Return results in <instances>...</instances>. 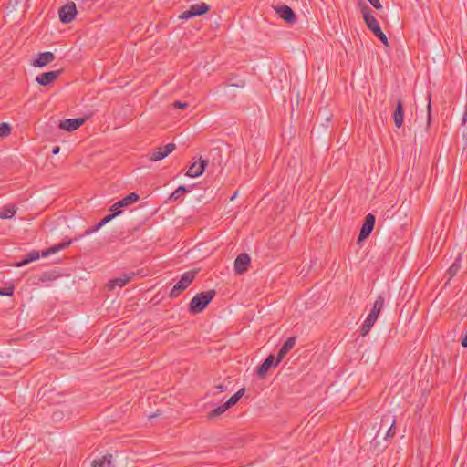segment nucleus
<instances>
[{
    "mask_svg": "<svg viewBox=\"0 0 467 467\" xmlns=\"http://www.w3.org/2000/svg\"><path fill=\"white\" fill-rule=\"evenodd\" d=\"M216 295L215 290L211 289L197 294L189 303V312L199 314L202 312Z\"/></svg>",
    "mask_w": 467,
    "mask_h": 467,
    "instance_id": "nucleus-1",
    "label": "nucleus"
},
{
    "mask_svg": "<svg viewBox=\"0 0 467 467\" xmlns=\"http://www.w3.org/2000/svg\"><path fill=\"white\" fill-rule=\"evenodd\" d=\"M196 275V271H188L185 272L181 279L174 285L172 289L171 290L169 296L171 298H175L179 296V295L184 291L194 280Z\"/></svg>",
    "mask_w": 467,
    "mask_h": 467,
    "instance_id": "nucleus-2",
    "label": "nucleus"
},
{
    "mask_svg": "<svg viewBox=\"0 0 467 467\" xmlns=\"http://www.w3.org/2000/svg\"><path fill=\"white\" fill-rule=\"evenodd\" d=\"M359 5L361 6V13L368 29L371 30L374 35L381 31L379 22L375 16L371 15L370 8L361 1L359 2Z\"/></svg>",
    "mask_w": 467,
    "mask_h": 467,
    "instance_id": "nucleus-3",
    "label": "nucleus"
},
{
    "mask_svg": "<svg viewBox=\"0 0 467 467\" xmlns=\"http://www.w3.org/2000/svg\"><path fill=\"white\" fill-rule=\"evenodd\" d=\"M210 9H211L210 5L204 2H202L200 4H194V5H192L187 11L182 13L179 16V18L182 19V20H187V19H190L194 16H199L204 15Z\"/></svg>",
    "mask_w": 467,
    "mask_h": 467,
    "instance_id": "nucleus-4",
    "label": "nucleus"
},
{
    "mask_svg": "<svg viewBox=\"0 0 467 467\" xmlns=\"http://www.w3.org/2000/svg\"><path fill=\"white\" fill-rule=\"evenodd\" d=\"M59 19L63 24L72 22L77 15V6L74 2H68L60 7L58 11Z\"/></svg>",
    "mask_w": 467,
    "mask_h": 467,
    "instance_id": "nucleus-5",
    "label": "nucleus"
},
{
    "mask_svg": "<svg viewBox=\"0 0 467 467\" xmlns=\"http://www.w3.org/2000/svg\"><path fill=\"white\" fill-rule=\"evenodd\" d=\"M175 148L174 143H168L163 147H159L150 153L149 159L151 161H161L171 153Z\"/></svg>",
    "mask_w": 467,
    "mask_h": 467,
    "instance_id": "nucleus-6",
    "label": "nucleus"
},
{
    "mask_svg": "<svg viewBox=\"0 0 467 467\" xmlns=\"http://www.w3.org/2000/svg\"><path fill=\"white\" fill-rule=\"evenodd\" d=\"M274 9H275V13L279 16V17H281L286 23L291 24V25L296 23V16L295 12L293 11V9L290 6H288L286 5H282L274 6Z\"/></svg>",
    "mask_w": 467,
    "mask_h": 467,
    "instance_id": "nucleus-7",
    "label": "nucleus"
},
{
    "mask_svg": "<svg viewBox=\"0 0 467 467\" xmlns=\"http://www.w3.org/2000/svg\"><path fill=\"white\" fill-rule=\"evenodd\" d=\"M375 216L372 213L366 215L364 223L359 232L358 242L368 238L373 231L375 225Z\"/></svg>",
    "mask_w": 467,
    "mask_h": 467,
    "instance_id": "nucleus-8",
    "label": "nucleus"
},
{
    "mask_svg": "<svg viewBox=\"0 0 467 467\" xmlns=\"http://www.w3.org/2000/svg\"><path fill=\"white\" fill-rule=\"evenodd\" d=\"M207 165H208L207 160H200L198 161H194L193 163H192L190 165L189 169L187 170L186 176L191 177V178H196V177L201 176L204 172Z\"/></svg>",
    "mask_w": 467,
    "mask_h": 467,
    "instance_id": "nucleus-9",
    "label": "nucleus"
},
{
    "mask_svg": "<svg viewBox=\"0 0 467 467\" xmlns=\"http://www.w3.org/2000/svg\"><path fill=\"white\" fill-rule=\"evenodd\" d=\"M251 259L248 254H240L234 261V271L236 274H244L247 271Z\"/></svg>",
    "mask_w": 467,
    "mask_h": 467,
    "instance_id": "nucleus-10",
    "label": "nucleus"
},
{
    "mask_svg": "<svg viewBox=\"0 0 467 467\" xmlns=\"http://www.w3.org/2000/svg\"><path fill=\"white\" fill-rule=\"evenodd\" d=\"M296 342V337H288L285 343L282 345L281 348L279 349L277 353V357L275 359V365H278L283 358L285 357V355L295 347Z\"/></svg>",
    "mask_w": 467,
    "mask_h": 467,
    "instance_id": "nucleus-11",
    "label": "nucleus"
},
{
    "mask_svg": "<svg viewBox=\"0 0 467 467\" xmlns=\"http://www.w3.org/2000/svg\"><path fill=\"white\" fill-rule=\"evenodd\" d=\"M84 122L83 118L66 119L60 121L58 127L67 131H73L78 130Z\"/></svg>",
    "mask_w": 467,
    "mask_h": 467,
    "instance_id": "nucleus-12",
    "label": "nucleus"
},
{
    "mask_svg": "<svg viewBox=\"0 0 467 467\" xmlns=\"http://www.w3.org/2000/svg\"><path fill=\"white\" fill-rule=\"evenodd\" d=\"M59 75L60 70L44 72L36 78V81L41 86H48L54 82Z\"/></svg>",
    "mask_w": 467,
    "mask_h": 467,
    "instance_id": "nucleus-13",
    "label": "nucleus"
},
{
    "mask_svg": "<svg viewBox=\"0 0 467 467\" xmlns=\"http://www.w3.org/2000/svg\"><path fill=\"white\" fill-rule=\"evenodd\" d=\"M135 276V273H128L123 274L122 275L116 277L110 280L108 284L109 288L113 289L116 286L122 287L125 286L129 282H130Z\"/></svg>",
    "mask_w": 467,
    "mask_h": 467,
    "instance_id": "nucleus-14",
    "label": "nucleus"
},
{
    "mask_svg": "<svg viewBox=\"0 0 467 467\" xmlns=\"http://www.w3.org/2000/svg\"><path fill=\"white\" fill-rule=\"evenodd\" d=\"M55 59V55L50 51L39 53L37 57L34 59L32 65L36 67H43L51 63Z\"/></svg>",
    "mask_w": 467,
    "mask_h": 467,
    "instance_id": "nucleus-15",
    "label": "nucleus"
},
{
    "mask_svg": "<svg viewBox=\"0 0 467 467\" xmlns=\"http://www.w3.org/2000/svg\"><path fill=\"white\" fill-rule=\"evenodd\" d=\"M140 196L136 192H131L123 199L119 200L110 207V211H118L139 201Z\"/></svg>",
    "mask_w": 467,
    "mask_h": 467,
    "instance_id": "nucleus-16",
    "label": "nucleus"
},
{
    "mask_svg": "<svg viewBox=\"0 0 467 467\" xmlns=\"http://www.w3.org/2000/svg\"><path fill=\"white\" fill-rule=\"evenodd\" d=\"M275 359L273 355H269L264 362L257 368V375L259 378H264L271 367H275Z\"/></svg>",
    "mask_w": 467,
    "mask_h": 467,
    "instance_id": "nucleus-17",
    "label": "nucleus"
},
{
    "mask_svg": "<svg viewBox=\"0 0 467 467\" xmlns=\"http://www.w3.org/2000/svg\"><path fill=\"white\" fill-rule=\"evenodd\" d=\"M393 120L397 128H400L404 121V108L400 99L397 101L396 109L393 112Z\"/></svg>",
    "mask_w": 467,
    "mask_h": 467,
    "instance_id": "nucleus-18",
    "label": "nucleus"
},
{
    "mask_svg": "<svg viewBox=\"0 0 467 467\" xmlns=\"http://www.w3.org/2000/svg\"><path fill=\"white\" fill-rule=\"evenodd\" d=\"M71 244H72V239H67V240H65L64 242H62L60 244H56V245H54L52 247H49L47 250H44L42 252V255L44 257H47V256H48L50 254H56V253L59 252L60 250L66 249Z\"/></svg>",
    "mask_w": 467,
    "mask_h": 467,
    "instance_id": "nucleus-19",
    "label": "nucleus"
},
{
    "mask_svg": "<svg viewBox=\"0 0 467 467\" xmlns=\"http://www.w3.org/2000/svg\"><path fill=\"white\" fill-rule=\"evenodd\" d=\"M378 317L376 316H373L371 314H368L365 321L360 327V335L362 337H365L368 334L371 327L374 326L375 322L377 321Z\"/></svg>",
    "mask_w": 467,
    "mask_h": 467,
    "instance_id": "nucleus-20",
    "label": "nucleus"
},
{
    "mask_svg": "<svg viewBox=\"0 0 467 467\" xmlns=\"http://www.w3.org/2000/svg\"><path fill=\"white\" fill-rule=\"evenodd\" d=\"M112 458L111 454H106L101 458L93 460L91 465L92 467H114Z\"/></svg>",
    "mask_w": 467,
    "mask_h": 467,
    "instance_id": "nucleus-21",
    "label": "nucleus"
},
{
    "mask_svg": "<svg viewBox=\"0 0 467 467\" xmlns=\"http://www.w3.org/2000/svg\"><path fill=\"white\" fill-rule=\"evenodd\" d=\"M461 260H462V256H461V254H459L458 257L454 260V262L451 264V265L447 270V272H446V275L448 276L447 282H450L460 271L461 266H462Z\"/></svg>",
    "mask_w": 467,
    "mask_h": 467,
    "instance_id": "nucleus-22",
    "label": "nucleus"
},
{
    "mask_svg": "<svg viewBox=\"0 0 467 467\" xmlns=\"http://www.w3.org/2000/svg\"><path fill=\"white\" fill-rule=\"evenodd\" d=\"M390 421V426L389 428L388 429L386 434H385V440H389V439H391L395 436L396 434V420L394 418L390 419V416H384L382 418V424L383 423H388Z\"/></svg>",
    "mask_w": 467,
    "mask_h": 467,
    "instance_id": "nucleus-23",
    "label": "nucleus"
},
{
    "mask_svg": "<svg viewBox=\"0 0 467 467\" xmlns=\"http://www.w3.org/2000/svg\"><path fill=\"white\" fill-rule=\"evenodd\" d=\"M39 256H40L39 252L36 250H33L30 253H28L23 260L14 264V265L16 267L25 266V265H28L29 263L37 260L39 258Z\"/></svg>",
    "mask_w": 467,
    "mask_h": 467,
    "instance_id": "nucleus-24",
    "label": "nucleus"
},
{
    "mask_svg": "<svg viewBox=\"0 0 467 467\" xmlns=\"http://www.w3.org/2000/svg\"><path fill=\"white\" fill-rule=\"evenodd\" d=\"M385 303V298L383 296L379 295L377 299L375 300L372 309L370 310L371 315L376 316L379 317Z\"/></svg>",
    "mask_w": 467,
    "mask_h": 467,
    "instance_id": "nucleus-25",
    "label": "nucleus"
},
{
    "mask_svg": "<svg viewBox=\"0 0 467 467\" xmlns=\"http://www.w3.org/2000/svg\"><path fill=\"white\" fill-rule=\"evenodd\" d=\"M244 393V389L243 388L234 393L232 397H230V399L224 403L226 408L230 409L232 406L235 405L240 400Z\"/></svg>",
    "mask_w": 467,
    "mask_h": 467,
    "instance_id": "nucleus-26",
    "label": "nucleus"
},
{
    "mask_svg": "<svg viewBox=\"0 0 467 467\" xmlns=\"http://www.w3.org/2000/svg\"><path fill=\"white\" fill-rule=\"evenodd\" d=\"M16 213V210L14 206L4 207L0 210V218L1 219H10Z\"/></svg>",
    "mask_w": 467,
    "mask_h": 467,
    "instance_id": "nucleus-27",
    "label": "nucleus"
},
{
    "mask_svg": "<svg viewBox=\"0 0 467 467\" xmlns=\"http://www.w3.org/2000/svg\"><path fill=\"white\" fill-rule=\"evenodd\" d=\"M228 409L226 408V406L224 404H222L220 406H218L217 408L213 409V410H211L208 415H207V418L209 420H213L215 419L216 417L222 415L223 412H225Z\"/></svg>",
    "mask_w": 467,
    "mask_h": 467,
    "instance_id": "nucleus-28",
    "label": "nucleus"
},
{
    "mask_svg": "<svg viewBox=\"0 0 467 467\" xmlns=\"http://www.w3.org/2000/svg\"><path fill=\"white\" fill-rule=\"evenodd\" d=\"M189 190L182 185V186H179L171 195H170V200L171 201H176L178 199H180L184 193L188 192Z\"/></svg>",
    "mask_w": 467,
    "mask_h": 467,
    "instance_id": "nucleus-29",
    "label": "nucleus"
},
{
    "mask_svg": "<svg viewBox=\"0 0 467 467\" xmlns=\"http://www.w3.org/2000/svg\"><path fill=\"white\" fill-rule=\"evenodd\" d=\"M112 213L110 214H108L107 216H105L100 222H99V223L101 225V226H104L106 223H109L111 220H113L116 216L119 215L122 212L121 210H118V211H111Z\"/></svg>",
    "mask_w": 467,
    "mask_h": 467,
    "instance_id": "nucleus-30",
    "label": "nucleus"
},
{
    "mask_svg": "<svg viewBox=\"0 0 467 467\" xmlns=\"http://www.w3.org/2000/svg\"><path fill=\"white\" fill-rule=\"evenodd\" d=\"M11 132V127L8 123L2 122L0 123V137L5 138L7 137Z\"/></svg>",
    "mask_w": 467,
    "mask_h": 467,
    "instance_id": "nucleus-31",
    "label": "nucleus"
},
{
    "mask_svg": "<svg viewBox=\"0 0 467 467\" xmlns=\"http://www.w3.org/2000/svg\"><path fill=\"white\" fill-rule=\"evenodd\" d=\"M102 226L98 223L96 225L92 226V227H89L88 228L84 234L83 235H79L78 237L75 238V240H79L80 238H82L84 235H89L97 231H99Z\"/></svg>",
    "mask_w": 467,
    "mask_h": 467,
    "instance_id": "nucleus-32",
    "label": "nucleus"
},
{
    "mask_svg": "<svg viewBox=\"0 0 467 467\" xmlns=\"http://www.w3.org/2000/svg\"><path fill=\"white\" fill-rule=\"evenodd\" d=\"M15 287L13 285L0 288V296H11L14 294Z\"/></svg>",
    "mask_w": 467,
    "mask_h": 467,
    "instance_id": "nucleus-33",
    "label": "nucleus"
},
{
    "mask_svg": "<svg viewBox=\"0 0 467 467\" xmlns=\"http://www.w3.org/2000/svg\"><path fill=\"white\" fill-rule=\"evenodd\" d=\"M431 93H428L427 99H428V105H427V127L431 124Z\"/></svg>",
    "mask_w": 467,
    "mask_h": 467,
    "instance_id": "nucleus-34",
    "label": "nucleus"
},
{
    "mask_svg": "<svg viewBox=\"0 0 467 467\" xmlns=\"http://www.w3.org/2000/svg\"><path fill=\"white\" fill-rule=\"evenodd\" d=\"M56 278V275L51 273V272H44L40 277H39V280L41 282H47V281H50V280H54Z\"/></svg>",
    "mask_w": 467,
    "mask_h": 467,
    "instance_id": "nucleus-35",
    "label": "nucleus"
},
{
    "mask_svg": "<svg viewBox=\"0 0 467 467\" xmlns=\"http://www.w3.org/2000/svg\"><path fill=\"white\" fill-rule=\"evenodd\" d=\"M375 36H377L386 47L389 46V41L387 36L383 33V31H379V33L375 34Z\"/></svg>",
    "mask_w": 467,
    "mask_h": 467,
    "instance_id": "nucleus-36",
    "label": "nucleus"
},
{
    "mask_svg": "<svg viewBox=\"0 0 467 467\" xmlns=\"http://www.w3.org/2000/svg\"><path fill=\"white\" fill-rule=\"evenodd\" d=\"M173 107L176 108V109H186V108L189 107V104L187 102H182V101L176 100L173 103Z\"/></svg>",
    "mask_w": 467,
    "mask_h": 467,
    "instance_id": "nucleus-37",
    "label": "nucleus"
},
{
    "mask_svg": "<svg viewBox=\"0 0 467 467\" xmlns=\"http://www.w3.org/2000/svg\"><path fill=\"white\" fill-rule=\"evenodd\" d=\"M376 9L380 10L382 9V5L380 4L379 0H368Z\"/></svg>",
    "mask_w": 467,
    "mask_h": 467,
    "instance_id": "nucleus-38",
    "label": "nucleus"
},
{
    "mask_svg": "<svg viewBox=\"0 0 467 467\" xmlns=\"http://www.w3.org/2000/svg\"><path fill=\"white\" fill-rule=\"evenodd\" d=\"M215 389H217L218 392H223L227 389V387L223 384H219L215 386Z\"/></svg>",
    "mask_w": 467,
    "mask_h": 467,
    "instance_id": "nucleus-39",
    "label": "nucleus"
},
{
    "mask_svg": "<svg viewBox=\"0 0 467 467\" xmlns=\"http://www.w3.org/2000/svg\"><path fill=\"white\" fill-rule=\"evenodd\" d=\"M462 346L466 348L467 347V330H466V333L464 335V337L462 338Z\"/></svg>",
    "mask_w": 467,
    "mask_h": 467,
    "instance_id": "nucleus-40",
    "label": "nucleus"
},
{
    "mask_svg": "<svg viewBox=\"0 0 467 467\" xmlns=\"http://www.w3.org/2000/svg\"><path fill=\"white\" fill-rule=\"evenodd\" d=\"M59 150H60L59 146H55V147L52 149V153H53L54 155H56V154H57V153L59 152Z\"/></svg>",
    "mask_w": 467,
    "mask_h": 467,
    "instance_id": "nucleus-41",
    "label": "nucleus"
},
{
    "mask_svg": "<svg viewBox=\"0 0 467 467\" xmlns=\"http://www.w3.org/2000/svg\"><path fill=\"white\" fill-rule=\"evenodd\" d=\"M466 120H467V106H466L465 111L462 116V123H465Z\"/></svg>",
    "mask_w": 467,
    "mask_h": 467,
    "instance_id": "nucleus-42",
    "label": "nucleus"
},
{
    "mask_svg": "<svg viewBox=\"0 0 467 467\" xmlns=\"http://www.w3.org/2000/svg\"><path fill=\"white\" fill-rule=\"evenodd\" d=\"M237 195V192H234V195L231 197V200H234Z\"/></svg>",
    "mask_w": 467,
    "mask_h": 467,
    "instance_id": "nucleus-43",
    "label": "nucleus"
}]
</instances>
